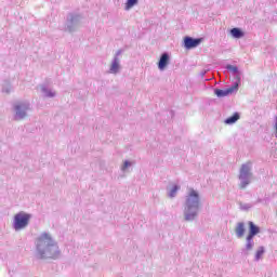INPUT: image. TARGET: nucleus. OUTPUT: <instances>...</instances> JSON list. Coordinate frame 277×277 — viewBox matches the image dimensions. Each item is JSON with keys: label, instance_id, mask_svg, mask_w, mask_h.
I'll list each match as a JSON object with an SVG mask.
<instances>
[{"label": "nucleus", "instance_id": "1", "mask_svg": "<svg viewBox=\"0 0 277 277\" xmlns=\"http://www.w3.org/2000/svg\"><path fill=\"white\" fill-rule=\"evenodd\" d=\"M200 207V195L194 188L189 189L186 197L185 220L192 222L196 217V210Z\"/></svg>", "mask_w": 277, "mask_h": 277}, {"label": "nucleus", "instance_id": "2", "mask_svg": "<svg viewBox=\"0 0 277 277\" xmlns=\"http://www.w3.org/2000/svg\"><path fill=\"white\" fill-rule=\"evenodd\" d=\"M37 248L40 252V256H44V252H51V248L57 250V245H55L49 234H43L38 238Z\"/></svg>", "mask_w": 277, "mask_h": 277}, {"label": "nucleus", "instance_id": "3", "mask_svg": "<svg viewBox=\"0 0 277 277\" xmlns=\"http://www.w3.org/2000/svg\"><path fill=\"white\" fill-rule=\"evenodd\" d=\"M29 220H31V215L25 212H19L15 214L13 225L15 230H22V228H26V226L29 225Z\"/></svg>", "mask_w": 277, "mask_h": 277}, {"label": "nucleus", "instance_id": "4", "mask_svg": "<svg viewBox=\"0 0 277 277\" xmlns=\"http://www.w3.org/2000/svg\"><path fill=\"white\" fill-rule=\"evenodd\" d=\"M248 176H252V173H250V163L242 164L240 168V189H246V187H248V184L250 183V179Z\"/></svg>", "mask_w": 277, "mask_h": 277}, {"label": "nucleus", "instance_id": "5", "mask_svg": "<svg viewBox=\"0 0 277 277\" xmlns=\"http://www.w3.org/2000/svg\"><path fill=\"white\" fill-rule=\"evenodd\" d=\"M249 234L247 236V246L246 249L248 251L252 250V248H254V245L252 243V239H254L255 235H259V233H261V229L259 228V226L254 225V223L252 221H250L249 223Z\"/></svg>", "mask_w": 277, "mask_h": 277}, {"label": "nucleus", "instance_id": "6", "mask_svg": "<svg viewBox=\"0 0 277 277\" xmlns=\"http://www.w3.org/2000/svg\"><path fill=\"white\" fill-rule=\"evenodd\" d=\"M238 85H233L228 89L222 90V89H215L214 90V94L219 97V98H224V96H228L229 94H233V92H235V90H237Z\"/></svg>", "mask_w": 277, "mask_h": 277}, {"label": "nucleus", "instance_id": "7", "mask_svg": "<svg viewBox=\"0 0 277 277\" xmlns=\"http://www.w3.org/2000/svg\"><path fill=\"white\" fill-rule=\"evenodd\" d=\"M201 41L202 40H200V39H193L190 37H186L184 39V44H185L186 49H194V48L198 47V44H200Z\"/></svg>", "mask_w": 277, "mask_h": 277}, {"label": "nucleus", "instance_id": "8", "mask_svg": "<svg viewBox=\"0 0 277 277\" xmlns=\"http://www.w3.org/2000/svg\"><path fill=\"white\" fill-rule=\"evenodd\" d=\"M170 62V56L168 53H163L158 62V68L159 70H166V66H168Z\"/></svg>", "mask_w": 277, "mask_h": 277}, {"label": "nucleus", "instance_id": "9", "mask_svg": "<svg viewBox=\"0 0 277 277\" xmlns=\"http://www.w3.org/2000/svg\"><path fill=\"white\" fill-rule=\"evenodd\" d=\"M235 233H236L237 237L239 239H241V237H243V235H246V224H243L241 222L238 223L236 226Z\"/></svg>", "mask_w": 277, "mask_h": 277}, {"label": "nucleus", "instance_id": "10", "mask_svg": "<svg viewBox=\"0 0 277 277\" xmlns=\"http://www.w3.org/2000/svg\"><path fill=\"white\" fill-rule=\"evenodd\" d=\"M230 35L233 36V38H237V39L243 38V36H245V34L242 32V30L239 29V28H233V29L230 30Z\"/></svg>", "mask_w": 277, "mask_h": 277}, {"label": "nucleus", "instance_id": "11", "mask_svg": "<svg viewBox=\"0 0 277 277\" xmlns=\"http://www.w3.org/2000/svg\"><path fill=\"white\" fill-rule=\"evenodd\" d=\"M15 109H16V120H23V118H25V113H24V110L22 109V106L21 105H17L16 107H15Z\"/></svg>", "mask_w": 277, "mask_h": 277}, {"label": "nucleus", "instance_id": "12", "mask_svg": "<svg viewBox=\"0 0 277 277\" xmlns=\"http://www.w3.org/2000/svg\"><path fill=\"white\" fill-rule=\"evenodd\" d=\"M237 120H239V115L237 113H235L232 117L227 118L225 120L226 124H235V122H237Z\"/></svg>", "mask_w": 277, "mask_h": 277}, {"label": "nucleus", "instance_id": "13", "mask_svg": "<svg viewBox=\"0 0 277 277\" xmlns=\"http://www.w3.org/2000/svg\"><path fill=\"white\" fill-rule=\"evenodd\" d=\"M265 254V248L260 247L255 253V260L259 261Z\"/></svg>", "mask_w": 277, "mask_h": 277}, {"label": "nucleus", "instance_id": "14", "mask_svg": "<svg viewBox=\"0 0 277 277\" xmlns=\"http://www.w3.org/2000/svg\"><path fill=\"white\" fill-rule=\"evenodd\" d=\"M138 0H128L126 2V10H131V8L137 5Z\"/></svg>", "mask_w": 277, "mask_h": 277}, {"label": "nucleus", "instance_id": "15", "mask_svg": "<svg viewBox=\"0 0 277 277\" xmlns=\"http://www.w3.org/2000/svg\"><path fill=\"white\" fill-rule=\"evenodd\" d=\"M119 68H120V65H118V61H115L110 66V72L116 74L118 72Z\"/></svg>", "mask_w": 277, "mask_h": 277}, {"label": "nucleus", "instance_id": "16", "mask_svg": "<svg viewBox=\"0 0 277 277\" xmlns=\"http://www.w3.org/2000/svg\"><path fill=\"white\" fill-rule=\"evenodd\" d=\"M180 187L179 186H174L170 193L171 198H174V196H176V192H179Z\"/></svg>", "mask_w": 277, "mask_h": 277}, {"label": "nucleus", "instance_id": "17", "mask_svg": "<svg viewBox=\"0 0 277 277\" xmlns=\"http://www.w3.org/2000/svg\"><path fill=\"white\" fill-rule=\"evenodd\" d=\"M227 70H232L233 72H237V67L233 65H227Z\"/></svg>", "mask_w": 277, "mask_h": 277}, {"label": "nucleus", "instance_id": "18", "mask_svg": "<svg viewBox=\"0 0 277 277\" xmlns=\"http://www.w3.org/2000/svg\"><path fill=\"white\" fill-rule=\"evenodd\" d=\"M129 166H131V162L126 160L123 163L122 170H127V168H129Z\"/></svg>", "mask_w": 277, "mask_h": 277}]
</instances>
